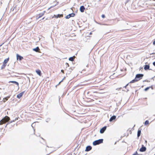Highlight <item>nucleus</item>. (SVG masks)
Instances as JSON below:
<instances>
[{"instance_id":"1","label":"nucleus","mask_w":155,"mask_h":155,"mask_svg":"<svg viewBox=\"0 0 155 155\" xmlns=\"http://www.w3.org/2000/svg\"><path fill=\"white\" fill-rule=\"evenodd\" d=\"M10 120L9 117L8 116H5L0 121V125H2L7 122Z\"/></svg>"},{"instance_id":"2","label":"nucleus","mask_w":155,"mask_h":155,"mask_svg":"<svg viewBox=\"0 0 155 155\" xmlns=\"http://www.w3.org/2000/svg\"><path fill=\"white\" fill-rule=\"evenodd\" d=\"M103 140L100 139L94 141L93 143V145L94 146L99 144L103 142Z\"/></svg>"},{"instance_id":"3","label":"nucleus","mask_w":155,"mask_h":155,"mask_svg":"<svg viewBox=\"0 0 155 155\" xmlns=\"http://www.w3.org/2000/svg\"><path fill=\"white\" fill-rule=\"evenodd\" d=\"M143 76V75L142 74H138L136 75L135 78L138 81L141 79Z\"/></svg>"},{"instance_id":"4","label":"nucleus","mask_w":155,"mask_h":155,"mask_svg":"<svg viewBox=\"0 0 155 155\" xmlns=\"http://www.w3.org/2000/svg\"><path fill=\"white\" fill-rule=\"evenodd\" d=\"M75 14L74 13H71L69 14L68 15H67L65 17V18L66 19H68L70 18L71 17H73L74 16Z\"/></svg>"},{"instance_id":"5","label":"nucleus","mask_w":155,"mask_h":155,"mask_svg":"<svg viewBox=\"0 0 155 155\" xmlns=\"http://www.w3.org/2000/svg\"><path fill=\"white\" fill-rule=\"evenodd\" d=\"M107 128V127L105 126L103 127L102 128H101L100 130V133L101 134L103 133L106 130Z\"/></svg>"},{"instance_id":"6","label":"nucleus","mask_w":155,"mask_h":155,"mask_svg":"<svg viewBox=\"0 0 155 155\" xmlns=\"http://www.w3.org/2000/svg\"><path fill=\"white\" fill-rule=\"evenodd\" d=\"M146 148L143 145H142V147L140 149V152H144L146 151Z\"/></svg>"},{"instance_id":"7","label":"nucleus","mask_w":155,"mask_h":155,"mask_svg":"<svg viewBox=\"0 0 155 155\" xmlns=\"http://www.w3.org/2000/svg\"><path fill=\"white\" fill-rule=\"evenodd\" d=\"M16 57L17 59V60H19L21 61L23 59V57H22L20 56L18 54H17Z\"/></svg>"},{"instance_id":"8","label":"nucleus","mask_w":155,"mask_h":155,"mask_svg":"<svg viewBox=\"0 0 155 155\" xmlns=\"http://www.w3.org/2000/svg\"><path fill=\"white\" fill-rule=\"evenodd\" d=\"M45 12V11H44L42 13H41L38 15V16H37V18L38 19V18L42 17L44 14Z\"/></svg>"},{"instance_id":"9","label":"nucleus","mask_w":155,"mask_h":155,"mask_svg":"<svg viewBox=\"0 0 155 155\" xmlns=\"http://www.w3.org/2000/svg\"><path fill=\"white\" fill-rule=\"evenodd\" d=\"M116 118V116L113 115L111 117L109 120V121L110 122H112Z\"/></svg>"},{"instance_id":"10","label":"nucleus","mask_w":155,"mask_h":155,"mask_svg":"<svg viewBox=\"0 0 155 155\" xmlns=\"http://www.w3.org/2000/svg\"><path fill=\"white\" fill-rule=\"evenodd\" d=\"M92 149V147L91 146H87L86 147L85 151H88L91 150Z\"/></svg>"},{"instance_id":"11","label":"nucleus","mask_w":155,"mask_h":155,"mask_svg":"<svg viewBox=\"0 0 155 155\" xmlns=\"http://www.w3.org/2000/svg\"><path fill=\"white\" fill-rule=\"evenodd\" d=\"M85 9V8L84 6H81L80 8V11L82 12H84Z\"/></svg>"},{"instance_id":"12","label":"nucleus","mask_w":155,"mask_h":155,"mask_svg":"<svg viewBox=\"0 0 155 155\" xmlns=\"http://www.w3.org/2000/svg\"><path fill=\"white\" fill-rule=\"evenodd\" d=\"M24 92H21L17 95V97L18 98H20L23 95Z\"/></svg>"},{"instance_id":"13","label":"nucleus","mask_w":155,"mask_h":155,"mask_svg":"<svg viewBox=\"0 0 155 155\" xmlns=\"http://www.w3.org/2000/svg\"><path fill=\"white\" fill-rule=\"evenodd\" d=\"M150 66L149 65H145L144 66V69L145 70H147L148 69L150 70V69H149Z\"/></svg>"},{"instance_id":"14","label":"nucleus","mask_w":155,"mask_h":155,"mask_svg":"<svg viewBox=\"0 0 155 155\" xmlns=\"http://www.w3.org/2000/svg\"><path fill=\"white\" fill-rule=\"evenodd\" d=\"M39 50V48L38 47L33 49V50L36 52H38Z\"/></svg>"},{"instance_id":"15","label":"nucleus","mask_w":155,"mask_h":155,"mask_svg":"<svg viewBox=\"0 0 155 155\" xmlns=\"http://www.w3.org/2000/svg\"><path fill=\"white\" fill-rule=\"evenodd\" d=\"M9 83H14V84H16L17 86H18V83L17 82H16L15 81H10L9 82Z\"/></svg>"},{"instance_id":"16","label":"nucleus","mask_w":155,"mask_h":155,"mask_svg":"<svg viewBox=\"0 0 155 155\" xmlns=\"http://www.w3.org/2000/svg\"><path fill=\"white\" fill-rule=\"evenodd\" d=\"M8 60L9 58L7 59H5L4 61L3 64H5L6 63H7L8 62Z\"/></svg>"},{"instance_id":"17","label":"nucleus","mask_w":155,"mask_h":155,"mask_svg":"<svg viewBox=\"0 0 155 155\" xmlns=\"http://www.w3.org/2000/svg\"><path fill=\"white\" fill-rule=\"evenodd\" d=\"M36 72L39 75V76L41 75V71L39 70H38L36 71Z\"/></svg>"},{"instance_id":"18","label":"nucleus","mask_w":155,"mask_h":155,"mask_svg":"<svg viewBox=\"0 0 155 155\" xmlns=\"http://www.w3.org/2000/svg\"><path fill=\"white\" fill-rule=\"evenodd\" d=\"M63 16V15L62 14L60 15V14H58L57 15H56V18H60L61 17H62Z\"/></svg>"},{"instance_id":"19","label":"nucleus","mask_w":155,"mask_h":155,"mask_svg":"<svg viewBox=\"0 0 155 155\" xmlns=\"http://www.w3.org/2000/svg\"><path fill=\"white\" fill-rule=\"evenodd\" d=\"M137 81V80L135 78L134 79L131 81L130 83H134Z\"/></svg>"},{"instance_id":"20","label":"nucleus","mask_w":155,"mask_h":155,"mask_svg":"<svg viewBox=\"0 0 155 155\" xmlns=\"http://www.w3.org/2000/svg\"><path fill=\"white\" fill-rule=\"evenodd\" d=\"M140 134H141V131L140 130H138L137 132V136L138 137H139L140 136Z\"/></svg>"},{"instance_id":"21","label":"nucleus","mask_w":155,"mask_h":155,"mask_svg":"<svg viewBox=\"0 0 155 155\" xmlns=\"http://www.w3.org/2000/svg\"><path fill=\"white\" fill-rule=\"evenodd\" d=\"M6 66V64H3L2 65V66L1 67V69H2L5 68V67Z\"/></svg>"},{"instance_id":"22","label":"nucleus","mask_w":155,"mask_h":155,"mask_svg":"<svg viewBox=\"0 0 155 155\" xmlns=\"http://www.w3.org/2000/svg\"><path fill=\"white\" fill-rule=\"evenodd\" d=\"M149 124V122L148 120H146L144 123V125H148Z\"/></svg>"},{"instance_id":"23","label":"nucleus","mask_w":155,"mask_h":155,"mask_svg":"<svg viewBox=\"0 0 155 155\" xmlns=\"http://www.w3.org/2000/svg\"><path fill=\"white\" fill-rule=\"evenodd\" d=\"M9 97H6L5 98H4L3 99V101H4V102H5V101H7L8 98H9Z\"/></svg>"},{"instance_id":"24","label":"nucleus","mask_w":155,"mask_h":155,"mask_svg":"<svg viewBox=\"0 0 155 155\" xmlns=\"http://www.w3.org/2000/svg\"><path fill=\"white\" fill-rule=\"evenodd\" d=\"M74 59L73 57H71L69 59V60L71 61H74Z\"/></svg>"},{"instance_id":"25","label":"nucleus","mask_w":155,"mask_h":155,"mask_svg":"<svg viewBox=\"0 0 155 155\" xmlns=\"http://www.w3.org/2000/svg\"><path fill=\"white\" fill-rule=\"evenodd\" d=\"M150 88V87H147V88H146L145 89H144V91H147Z\"/></svg>"},{"instance_id":"26","label":"nucleus","mask_w":155,"mask_h":155,"mask_svg":"<svg viewBox=\"0 0 155 155\" xmlns=\"http://www.w3.org/2000/svg\"><path fill=\"white\" fill-rule=\"evenodd\" d=\"M122 88L121 87H120V88H117L116 89V90H120Z\"/></svg>"},{"instance_id":"27","label":"nucleus","mask_w":155,"mask_h":155,"mask_svg":"<svg viewBox=\"0 0 155 155\" xmlns=\"http://www.w3.org/2000/svg\"><path fill=\"white\" fill-rule=\"evenodd\" d=\"M18 119V117H16V118L14 120L16 121Z\"/></svg>"},{"instance_id":"28","label":"nucleus","mask_w":155,"mask_h":155,"mask_svg":"<svg viewBox=\"0 0 155 155\" xmlns=\"http://www.w3.org/2000/svg\"><path fill=\"white\" fill-rule=\"evenodd\" d=\"M15 121V120H13L12 121H11L10 122V123H12V122H14V121Z\"/></svg>"},{"instance_id":"29","label":"nucleus","mask_w":155,"mask_h":155,"mask_svg":"<svg viewBox=\"0 0 155 155\" xmlns=\"http://www.w3.org/2000/svg\"><path fill=\"white\" fill-rule=\"evenodd\" d=\"M102 17L103 18H105V16L104 15H102Z\"/></svg>"},{"instance_id":"30","label":"nucleus","mask_w":155,"mask_h":155,"mask_svg":"<svg viewBox=\"0 0 155 155\" xmlns=\"http://www.w3.org/2000/svg\"><path fill=\"white\" fill-rule=\"evenodd\" d=\"M66 65H67L68 66V67L69 66V64H68V63H66Z\"/></svg>"},{"instance_id":"31","label":"nucleus","mask_w":155,"mask_h":155,"mask_svg":"<svg viewBox=\"0 0 155 155\" xmlns=\"http://www.w3.org/2000/svg\"><path fill=\"white\" fill-rule=\"evenodd\" d=\"M64 78L59 83V84H60L61 82H62L63 81V80L64 79V78Z\"/></svg>"},{"instance_id":"32","label":"nucleus","mask_w":155,"mask_h":155,"mask_svg":"<svg viewBox=\"0 0 155 155\" xmlns=\"http://www.w3.org/2000/svg\"><path fill=\"white\" fill-rule=\"evenodd\" d=\"M54 18H56V15H54L53 16L52 18H54Z\"/></svg>"},{"instance_id":"33","label":"nucleus","mask_w":155,"mask_h":155,"mask_svg":"<svg viewBox=\"0 0 155 155\" xmlns=\"http://www.w3.org/2000/svg\"><path fill=\"white\" fill-rule=\"evenodd\" d=\"M129 83L127 84L125 86H124V87H126L128 85Z\"/></svg>"},{"instance_id":"34","label":"nucleus","mask_w":155,"mask_h":155,"mask_svg":"<svg viewBox=\"0 0 155 155\" xmlns=\"http://www.w3.org/2000/svg\"><path fill=\"white\" fill-rule=\"evenodd\" d=\"M153 44L154 45H155V40L153 42Z\"/></svg>"},{"instance_id":"35","label":"nucleus","mask_w":155,"mask_h":155,"mask_svg":"<svg viewBox=\"0 0 155 155\" xmlns=\"http://www.w3.org/2000/svg\"><path fill=\"white\" fill-rule=\"evenodd\" d=\"M153 64L154 66H155V62H154L153 63Z\"/></svg>"},{"instance_id":"36","label":"nucleus","mask_w":155,"mask_h":155,"mask_svg":"<svg viewBox=\"0 0 155 155\" xmlns=\"http://www.w3.org/2000/svg\"><path fill=\"white\" fill-rule=\"evenodd\" d=\"M137 153V152H136V153H134V154L133 155H136V154Z\"/></svg>"},{"instance_id":"37","label":"nucleus","mask_w":155,"mask_h":155,"mask_svg":"<svg viewBox=\"0 0 155 155\" xmlns=\"http://www.w3.org/2000/svg\"><path fill=\"white\" fill-rule=\"evenodd\" d=\"M61 72L63 73H64V70H61Z\"/></svg>"},{"instance_id":"38","label":"nucleus","mask_w":155,"mask_h":155,"mask_svg":"<svg viewBox=\"0 0 155 155\" xmlns=\"http://www.w3.org/2000/svg\"><path fill=\"white\" fill-rule=\"evenodd\" d=\"M51 7H50L49 8H48V10L50 9V8H51Z\"/></svg>"},{"instance_id":"39","label":"nucleus","mask_w":155,"mask_h":155,"mask_svg":"<svg viewBox=\"0 0 155 155\" xmlns=\"http://www.w3.org/2000/svg\"><path fill=\"white\" fill-rule=\"evenodd\" d=\"M34 124V123H33V124H32V125H31V126H32V127H33L32 125H33Z\"/></svg>"},{"instance_id":"40","label":"nucleus","mask_w":155,"mask_h":155,"mask_svg":"<svg viewBox=\"0 0 155 155\" xmlns=\"http://www.w3.org/2000/svg\"><path fill=\"white\" fill-rule=\"evenodd\" d=\"M90 35L92 34V33H91H91H90Z\"/></svg>"},{"instance_id":"41","label":"nucleus","mask_w":155,"mask_h":155,"mask_svg":"<svg viewBox=\"0 0 155 155\" xmlns=\"http://www.w3.org/2000/svg\"><path fill=\"white\" fill-rule=\"evenodd\" d=\"M44 18H42V19H44Z\"/></svg>"},{"instance_id":"42","label":"nucleus","mask_w":155,"mask_h":155,"mask_svg":"<svg viewBox=\"0 0 155 155\" xmlns=\"http://www.w3.org/2000/svg\"><path fill=\"white\" fill-rule=\"evenodd\" d=\"M1 46V45H0V47Z\"/></svg>"}]
</instances>
